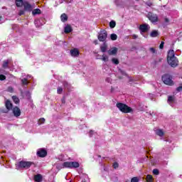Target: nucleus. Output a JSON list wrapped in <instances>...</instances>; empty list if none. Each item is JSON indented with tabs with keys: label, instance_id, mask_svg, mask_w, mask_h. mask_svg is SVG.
<instances>
[{
	"label": "nucleus",
	"instance_id": "393cba45",
	"mask_svg": "<svg viewBox=\"0 0 182 182\" xmlns=\"http://www.w3.org/2000/svg\"><path fill=\"white\" fill-rule=\"evenodd\" d=\"M33 15H39L41 14V9H36L32 11Z\"/></svg>",
	"mask_w": 182,
	"mask_h": 182
},
{
	"label": "nucleus",
	"instance_id": "a211bd4d",
	"mask_svg": "<svg viewBox=\"0 0 182 182\" xmlns=\"http://www.w3.org/2000/svg\"><path fill=\"white\" fill-rule=\"evenodd\" d=\"M108 55H116L117 53V48H112L109 50L107 51Z\"/></svg>",
	"mask_w": 182,
	"mask_h": 182
},
{
	"label": "nucleus",
	"instance_id": "5701e85b",
	"mask_svg": "<svg viewBox=\"0 0 182 182\" xmlns=\"http://www.w3.org/2000/svg\"><path fill=\"white\" fill-rule=\"evenodd\" d=\"M21 83L24 86H28V85L29 83V80H28V78H23V79H21Z\"/></svg>",
	"mask_w": 182,
	"mask_h": 182
},
{
	"label": "nucleus",
	"instance_id": "09e8293b",
	"mask_svg": "<svg viewBox=\"0 0 182 182\" xmlns=\"http://www.w3.org/2000/svg\"><path fill=\"white\" fill-rule=\"evenodd\" d=\"M164 21H165L166 23H168V22H170V20H168V18H165Z\"/></svg>",
	"mask_w": 182,
	"mask_h": 182
},
{
	"label": "nucleus",
	"instance_id": "f257e3e1",
	"mask_svg": "<svg viewBox=\"0 0 182 182\" xmlns=\"http://www.w3.org/2000/svg\"><path fill=\"white\" fill-rule=\"evenodd\" d=\"M168 63L171 68H176L178 65V60L174 54L173 50H170L168 53Z\"/></svg>",
	"mask_w": 182,
	"mask_h": 182
},
{
	"label": "nucleus",
	"instance_id": "58836bf2",
	"mask_svg": "<svg viewBox=\"0 0 182 182\" xmlns=\"http://www.w3.org/2000/svg\"><path fill=\"white\" fill-rule=\"evenodd\" d=\"M7 90L8 92H10V93H12L14 92V87L10 86L7 88Z\"/></svg>",
	"mask_w": 182,
	"mask_h": 182
},
{
	"label": "nucleus",
	"instance_id": "f3484780",
	"mask_svg": "<svg viewBox=\"0 0 182 182\" xmlns=\"http://www.w3.org/2000/svg\"><path fill=\"white\" fill-rule=\"evenodd\" d=\"M5 106L7 110H12V107H13L12 102H11L9 100H6Z\"/></svg>",
	"mask_w": 182,
	"mask_h": 182
},
{
	"label": "nucleus",
	"instance_id": "a19ab883",
	"mask_svg": "<svg viewBox=\"0 0 182 182\" xmlns=\"http://www.w3.org/2000/svg\"><path fill=\"white\" fill-rule=\"evenodd\" d=\"M146 5H147L148 6H153V3H151V1H146Z\"/></svg>",
	"mask_w": 182,
	"mask_h": 182
},
{
	"label": "nucleus",
	"instance_id": "a878e982",
	"mask_svg": "<svg viewBox=\"0 0 182 182\" xmlns=\"http://www.w3.org/2000/svg\"><path fill=\"white\" fill-rule=\"evenodd\" d=\"M12 99H13V101L14 102V103H16V105H18V103H19V98H18V97L13 96Z\"/></svg>",
	"mask_w": 182,
	"mask_h": 182
},
{
	"label": "nucleus",
	"instance_id": "20e7f679",
	"mask_svg": "<svg viewBox=\"0 0 182 182\" xmlns=\"http://www.w3.org/2000/svg\"><path fill=\"white\" fill-rule=\"evenodd\" d=\"M32 165H33V162L21 161L16 164V168L17 170L21 168L28 170V168H30Z\"/></svg>",
	"mask_w": 182,
	"mask_h": 182
},
{
	"label": "nucleus",
	"instance_id": "49530a36",
	"mask_svg": "<svg viewBox=\"0 0 182 182\" xmlns=\"http://www.w3.org/2000/svg\"><path fill=\"white\" fill-rule=\"evenodd\" d=\"M24 14H25V11L21 10V11H19V15H20V16L24 15Z\"/></svg>",
	"mask_w": 182,
	"mask_h": 182
},
{
	"label": "nucleus",
	"instance_id": "72a5a7b5",
	"mask_svg": "<svg viewBox=\"0 0 182 182\" xmlns=\"http://www.w3.org/2000/svg\"><path fill=\"white\" fill-rule=\"evenodd\" d=\"M96 135V132L95 131L90 130L89 132V137H93V136Z\"/></svg>",
	"mask_w": 182,
	"mask_h": 182
},
{
	"label": "nucleus",
	"instance_id": "e433bc0d",
	"mask_svg": "<svg viewBox=\"0 0 182 182\" xmlns=\"http://www.w3.org/2000/svg\"><path fill=\"white\" fill-rule=\"evenodd\" d=\"M159 170L158 169H154L153 170V174H154L155 176H159Z\"/></svg>",
	"mask_w": 182,
	"mask_h": 182
},
{
	"label": "nucleus",
	"instance_id": "aec40b11",
	"mask_svg": "<svg viewBox=\"0 0 182 182\" xmlns=\"http://www.w3.org/2000/svg\"><path fill=\"white\" fill-rule=\"evenodd\" d=\"M23 4H25V1H23V0H16V6H23Z\"/></svg>",
	"mask_w": 182,
	"mask_h": 182
},
{
	"label": "nucleus",
	"instance_id": "2eb2a0df",
	"mask_svg": "<svg viewBox=\"0 0 182 182\" xmlns=\"http://www.w3.org/2000/svg\"><path fill=\"white\" fill-rule=\"evenodd\" d=\"M70 53L71 56H73V58H76L79 55V50H77V48H74L73 50H70Z\"/></svg>",
	"mask_w": 182,
	"mask_h": 182
},
{
	"label": "nucleus",
	"instance_id": "1a4fd4ad",
	"mask_svg": "<svg viewBox=\"0 0 182 182\" xmlns=\"http://www.w3.org/2000/svg\"><path fill=\"white\" fill-rule=\"evenodd\" d=\"M48 155V151H46V149H39L37 151V156L38 157H46Z\"/></svg>",
	"mask_w": 182,
	"mask_h": 182
},
{
	"label": "nucleus",
	"instance_id": "c85d7f7f",
	"mask_svg": "<svg viewBox=\"0 0 182 182\" xmlns=\"http://www.w3.org/2000/svg\"><path fill=\"white\" fill-rule=\"evenodd\" d=\"M118 73L119 74V75H122V76H127V74H126V72H124L123 70H122V69H119V70H118Z\"/></svg>",
	"mask_w": 182,
	"mask_h": 182
},
{
	"label": "nucleus",
	"instance_id": "6e6d98bb",
	"mask_svg": "<svg viewBox=\"0 0 182 182\" xmlns=\"http://www.w3.org/2000/svg\"><path fill=\"white\" fill-rule=\"evenodd\" d=\"M111 92H113V88H112Z\"/></svg>",
	"mask_w": 182,
	"mask_h": 182
},
{
	"label": "nucleus",
	"instance_id": "79ce46f5",
	"mask_svg": "<svg viewBox=\"0 0 182 182\" xmlns=\"http://www.w3.org/2000/svg\"><path fill=\"white\" fill-rule=\"evenodd\" d=\"M163 48H164V42L161 41L160 46H159V48L160 49H163Z\"/></svg>",
	"mask_w": 182,
	"mask_h": 182
},
{
	"label": "nucleus",
	"instance_id": "7c9ffc66",
	"mask_svg": "<svg viewBox=\"0 0 182 182\" xmlns=\"http://www.w3.org/2000/svg\"><path fill=\"white\" fill-rule=\"evenodd\" d=\"M109 26L112 28H114V26H116V21H110Z\"/></svg>",
	"mask_w": 182,
	"mask_h": 182
},
{
	"label": "nucleus",
	"instance_id": "864d4df0",
	"mask_svg": "<svg viewBox=\"0 0 182 182\" xmlns=\"http://www.w3.org/2000/svg\"><path fill=\"white\" fill-rule=\"evenodd\" d=\"M62 102H63V103H65V99H63V100H62Z\"/></svg>",
	"mask_w": 182,
	"mask_h": 182
},
{
	"label": "nucleus",
	"instance_id": "ea45409f",
	"mask_svg": "<svg viewBox=\"0 0 182 182\" xmlns=\"http://www.w3.org/2000/svg\"><path fill=\"white\" fill-rule=\"evenodd\" d=\"M6 77L4 75H0V80H5Z\"/></svg>",
	"mask_w": 182,
	"mask_h": 182
},
{
	"label": "nucleus",
	"instance_id": "a18cd8bd",
	"mask_svg": "<svg viewBox=\"0 0 182 182\" xmlns=\"http://www.w3.org/2000/svg\"><path fill=\"white\" fill-rule=\"evenodd\" d=\"M150 51H151L152 53H156V49H154V48H150Z\"/></svg>",
	"mask_w": 182,
	"mask_h": 182
},
{
	"label": "nucleus",
	"instance_id": "473e14b6",
	"mask_svg": "<svg viewBox=\"0 0 182 182\" xmlns=\"http://www.w3.org/2000/svg\"><path fill=\"white\" fill-rule=\"evenodd\" d=\"M62 92H63V89L62 87H58L57 88V93L58 95H62Z\"/></svg>",
	"mask_w": 182,
	"mask_h": 182
},
{
	"label": "nucleus",
	"instance_id": "5fc2aeb1",
	"mask_svg": "<svg viewBox=\"0 0 182 182\" xmlns=\"http://www.w3.org/2000/svg\"><path fill=\"white\" fill-rule=\"evenodd\" d=\"M1 19H2V16H0V22H1Z\"/></svg>",
	"mask_w": 182,
	"mask_h": 182
},
{
	"label": "nucleus",
	"instance_id": "9b49d317",
	"mask_svg": "<svg viewBox=\"0 0 182 182\" xmlns=\"http://www.w3.org/2000/svg\"><path fill=\"white\" fill-rule=\"evenodd\" d=\"M35 26L36 28H41L43 23H45V19L41 18V19H36L34 21Z\"/></svg>",
	"mask_w": 182,
	"mask_h": 182
},
{
	"label": "nucleus",
	"instance_id": "423d86ee",
	"mask_svg": "<svg viewBox=\"0 0 182 182\" xmlns=\"http://www.w3.org/2000/svg\"><path fill=\"white\" fill-rule=\"evenodd\" d=\"M107 39V31L105 30L101 31L98 35V41L100 42H105Z\"/></svg>",
	"mask_w": 182,
	"mask_h": 182
},
{
	"label": "nucleus",
	"instance_id": "de8ad7c7",
	"mask_svg": "<svg viewBox=\"0 0 182 182\" xmlns=\"http://www.w3.org/2000/svg\"><path fill=\"white\" fill-rule=\"evenodd\" d=\"M176 90H177V92H181V90H182V87H181V86L178 87L176 88Z\"/></svg>",
	"mask_w": 182,
	"mask_h": 182
},
{
	"label": "nucleus",
	"instance_id": "412c9836",
	"mask_svg": "<svg viewBox=\"0 0 182 182\" xmlns=\"http://www.w3.org/2000/svg\"><path fill=\"white\" fill-rule=\"evenodd\" d=\"M151 38H157L159 36V31L154 30L151 33H150Z\"/></svg>",
	"mask_w": 182,
	"mask_h": 182
},
{
	"label": "nucleus",
	"instance_id": "c03bdc74",
	"mask_svg": "<svg viewBox=\"0 0 182 182\" xmlns=\"http://www.w3.org/2000/svg\"><path fill=\"white\" fill-rule=\"evenodd\" d=\"M106 82H107V83H112V78H110V77H107V78H106Z\"/></svg>",
	"mask_w": 182,
	"mask_h": 182
},
{
	"label": "nucleus",
	"instance_id": "4c0bfd02",
	"mask_svg": "<svg viewBox=\"0 0 182 182\" xmlns=\"http://www.w3.org/2000/svg\"><path fill=\"white\" fill-rule=\"evenodd\" d=\"M131 182H139V179L137 177H134L131 179Z\"/></svg>",
	"mask_w": 182,
	"mask_h": 182
},
{
	"label": "nucleus",
	"instance_id": "b1692460",
	"mask_svg": "<svg viewBox=\"0 0 182 182\" xmlns=\"http://www.w3.org/2000/svg\"><path fill=\"white\" fill-rule=\"evenodd\" d=\"M62 22H66L68 21V16L65 14H63L60 16Z\"/></svg>",
	"mask_w": 182,
	"mask_h": 182
},
{
	"label": "nucleus",
	"instance_id": "f8f14e48",
	"mask_svg": "<svg viewBox=\"0 0 182 182\" xmlns=\"http://www.w3.org/2000/svg\"><path fill=\"white\" fill-rule=\"evenodd\" d=\"M168 103L172 107H174V103H176V97L174 96H169L168 97Z\"/></svg>",
	"mask_w": 182,
	"mask_h": 182
},
{
	"label": "nucleus",
	"instance_id": "9d476101",
	"mask_svg": "<svg viewBox=\"0 0 182 182\" xmlns=\"http://www.w3.org/2000/svg\"><path fill=\"white\" fill-rule=\"evenodd\" d=\"M23 6L24 7V11L27 12H31L33 9V6L28 3V1H24Z\"/></svg>",
	"mask_w": 182,
	"mask_h": 182
},
{
	"label": "nucleus",
	"instance_id": "bb28decb",
	"mask_svg": "<svg viewBox=\"0 0 182 182\" xmlns=\"http://www.w3.org/2000/svg\"><path fill=\"white\" fill-rule=\"evenodd\" d=\"M110 38L112 41H116L117 39V35H116L115 33H112L110 36Z\"/></svg>",
	"mask_w": 182,
	"mask_h": 182
},
{
	"label": "nucleus",
	"instance_id": "603ef678",
	"mask_svg": "<svg viewBox=\"0 0 182 182\" xmlns=\"http://www.w3.org/2000/svg\"><path fill=\"white\" fill-rule=\"evenodd\" d=\"M26 95H27V96H29V95H31V93L29 92V91H27V92H26Z\"/></svg>",
	"mask_w": 182,
	"mask_h": 182
},
{
	"label": "nucleus",
	"instance_id": "7ed1b4c3",
	"mask_svg": "<svg viewBox=\"0 0 182 182\" xmlns=\"http://www.w3.org/2000/svg\"><path fill=\"white\" fill-rule=\"evenodd\" d=\"M117 107L122 113H132V112H133V109H132V107L122 102L117 103Z\"/></svg>",
	"mask_w": 182,
	"mask_h": 182
},
{
	"label": "nucleus",
	"instance_id": "f704fd0d",
	"mask_svg": "<svg viewBox=\"0 0 182 182\" xmlns=\"http://www.w3.org/2000/svg\"><path fill=\"white\" fill-rule=\"evenodd\" d=\"M100 49H101V52L105 53V52H106L107 48L106 47V46H102L100 47Z\"/></svg>",
	"mask_w": 182,
	"mask_h": 182
},
{
	"label": "nucleus",
	"instance_id": "4d7b16f0",
	"mask_svg": "<svg viewBox=\"0 0 182 182\" xmlns=\"http://www.w3.org/2000/svg\"><path fill=\"white\" fill-rule=\"evenodd\" d=\"M97 41H95V43H97Z\"/></svg>",
	"mask_w": 182,
	"mask_h": 182
},
{
	"label": "nucleus",
	"instance_id": "cd10ccee",
	"mask_svg": "<svg viewBox=\"0 0 182 182\" xmlns=\"http://www.w3.org/2000/svg\"><path fill=\"white\" fill-rule=\"evenodd\" d=\"M103 62H108L109 61V56L103 55L102 58H101Z\"/></svg>",
	"mask_w": 182,
	"mask_h": 182
},
{
	"label": "nucleus",
	"instance_id": "6ab92c4d",
	"mask_svg": "<svg viewBox=\"0 0 182 182\" xmlns=\"http://www.w3.org/2000/svg\"><path fill=\"white\" fill-rule=\"evenodd\" d=\"M64 32L65 33H70V32H72V27L69 25L65 26L64 28Z\"/></svg>",
	"mask_w": 182,
	"mask_h": 182
},
{
	"label": "nucleus",
	"instance_id": "37998d69",
	"mask_svg": "<svg viewBox=\"0 0 182 182\" xmlns=\"http://www.w3.org/2000/svg\"><path fill=\"white\" fill-rule=\"evenodd\" d=\"M113 167L114 168H117V167H119V164H117V162H114L113 164Z\"/></svg>",
	"mask_w": 182,
	"mask_h": 182
},
{
	"label": "nucleus",
	"instance_id": "ddd939ff",
	"mask_svg": "<svg viewBox=\"0 0 182 182\" xmlns=\"http://www.w3.org/2000/svg\"><path fill=\"white\" fill-rule=\"evenodd\" d=\"M13 113L16 117H19L21 116V109L18 107L13 108Z\"/></svg>",
	"mask_w": 182,
	"mask_h": 182
},
{
	"label": "nucleus",
	"instance_id": "0eeeda50",
	"mask_svg": "<svg viewBox=\"0 0 182 182\" xmlns=\"http://www.w3.org/2000/svg\"><path fill=\"white\" fill-rule=\"evenodd\" d=\"M148 18L152 23H154L159 21V17L157 16V14H154L152 13H149L148 14Z\"/></svg>",
	"mask_w": 182,
	"mask_h": 182
},
{
	"label": "nucleus",
	"instance_id": "3c124183",
	"mask_svg": "<svg viewBox=\"0 0 182 182\" xmlns=\"http://www.w3.org/2000/svg\"><path fill=\"white\" fill-rule=\"evenodd\" d=\"M138 38H139V36H137V35H133L134 39H137Z\"/></svg>",
	"mask_w": 182,
	"mask_h": 182
},
{
	"label": "nucleus",
	"instance_id": "39448f33",
	"mask_svg": "<svg viewBox=\"0 0 182 182\" xmlns=\"http://www.w3.org/2000/svg\"><path fill=\"white\" fill-rule=\"evenodd\" d=\"M173 77L171 75L166 74L162 76V80L165 85H168V86L173 85Z\"/></svg>",
	"mask_w": 182,
	"mask_h": 182
},
{
	"label": "nucleus",
	"instance_id": "dca6fc26",
	"mask_svg": "<svg viewBox=\"0 0 182 182\" xmlns=\"http://www.w3.org/2000/svg\"><path fill=\"white\" fill-rule=\"evenodd\" d=\"M154 132L156 136H159V137H163V136H164V132H163L162 129H155Z\"/></svg>",
	"mask_w": 182,
	"mask_h": 182
},
{
	"label": "nucleus",
	"instance_id": "6e6552de",
	"mask_svg": "<svg viewBox=\"0 0 182 182\" xmlns=\"http://www.w3.org/2000/svg\"><path fill=\"white\" fill-rule=\"evenodd\" d=\"M139 31L141 33H144V32H148L150 31V26L149 24H141L139 26Z\"/></svg>",
	"mask_w": 182,
	"mask_h": 182
},
{
	"label": "nucleus",
	"instance_id": "f03ea898",
	"mask_svg": "<svg viewBox=\"0 0 182 182\" xmlns=\"http://www.w3.org/2000/svg\"><path fill=\"white\" fill-rule=\"evenodd\" d=\"M80 166L76 161H66L62 164L60 167V168H77Z\"/></svg>",
	"mask_w": 182,
	"mask_h": 182
},
{
	"label": "nucleus",
	"instance_id": "2f4dec72",
	"mask_svg": "<svg viewBox=\"0 0 182 182\" xmlns=\"http://www.w3.org/2000/svg\"><path fill=\"white\" fill-rule=\"evenodd\" d=\"M146 180L148 182H153V176L151 175H147Z\"/></svg>",
	"mask_w": 182,
	"mask_h": 182
},
{
	"label": "nucleus",
	"instance_id": "4468645a",
	"mask_svg": "<svg viewBox=\"0 0 182 182\" xmlns=\"http://www.w3.org/2000/svg\"><path fill=\"white\" fill-rule=\"evenodd\" d=\"M3 68L4 69H8V68H11V60H6L3 62Z\"/></svg>",
	"mask_w": 182,
	"mask_h": 182
},
{
	"label": "nucleus",
	"instance_id": "c9c22d12",
	"mask_svg": "<svg viewBox=\"0 0 182 182\" xmlns=\"http://www.w3.org/2000/svg\"><path fill=\"white\" fill-rule=\"evenodd\" d=\"M45 123V118H41L38 121V124H43Z\"/></svg>",
	"mask_w": 182,
	"mask_h": 182
},
{
	"label": "nucleus",
	"instance_id": "4be33fe9",
	"mask_svg": "<svg viewBox=\"0 0 182 182\" xmlns=\"http://www.w3.org/2000/svg\"><path fill=\"white\" fill-rule=\"evenodd\" d=\"M34 180L36 182H41L42 181V175L41 174H37L34 176Z\"/></svg>",
	"mask_w": 182,
	"mask_h": 182
},
{
	"label": "nucleus",
	"instance_id": "8fccbe9b",
	"mask_svg": "<svg viewBox=\"0 0 182 182\" xmlns=\"http://www.w3.org/2000/svg\"><path fill=\"white\" fill-rule=\"evenodd\" d=\"M116 5H119V0H113Z\"/></svg>",
	"mask_w": 182,
	"mask_h": 182
},
{
	"label": "nucleus",
	"instance_id": "c756f323",
	"mask_svg": "<svg viewBox=\"0 0 182 182\" xmlns=\"http://www.w3.org/2000/svg\"><path fill=\"white\" fill-rule=\"evenodd\" d=\"M112 62L114 63V65H119V60L114 58L112 59Z\"/></svg>",
	"mask_w": 182,
	"mask_h": 182
}]
</instances>
